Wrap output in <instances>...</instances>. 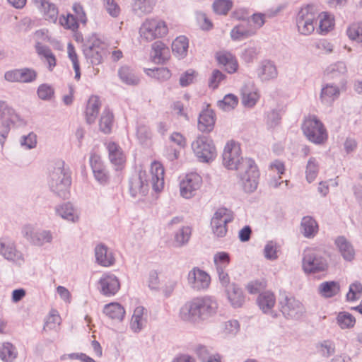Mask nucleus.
Returning <instances> with one entry per match:
<instances>
[{"label": "nucleus", "instance_id": "2f4dec72", "mask_svg": "<svg viewBox=\"0 0 362 362\" xmlns=\"http://www.w3.org/2000/svg\"><path fill=\"white\" fill-rule=\"evenodd\" d=\"M255 34V30L251 28H246L243 24L235 26L230 31V37L233 40H243Z\"/></svg>", "mask_w": 362, "mask_h": 362}, {"label": "nucleus", "instance_id": "3c124183", "mask_svg": "<svg viewBox=\"0 0 362 362\" xmlns=\"http://www.w3.org/2000/svg\"><path fill=\"white\" fill-rule=\"evenodd\" d=\"M61 323V317L56 310H52L47 317L44 329H54Z\"/></svg>", "mask_w": 362, "mask_h": 362}, {"label": "nucleus", "instance_id": "f3484780", "mask_svg": "<svg viewBox=\"0 0 362 362\" xmlns=\"http://www.w3.org/2000/svg\"><path fill=\"white\" fill-rule=\"evenodd\" d=\"M148 189V180L146 171H139L129 180V191L132 197L144 196Z\"/></svg>", "mask_w": 362, "mask_h": 362}, {"label": "nucleus", "instance_id": "7ed1b4c3", "mask_svg": "<svg viewBox=\"0 0 362 362\" xmlns=\"http://www.w3.org/2000/svg\"><path fill=\"white\" fill-rule=\"evenodd\" d=\"M71 182L70 173L69 169L64 168V162L62 160L57 162L54 170L50 173L51 189L59 197L66 198Z\"/></svg>", "mask_w": 362, "mask_h": 362}, {"label": "nucleus", "instance_id": "a18cd8bd", "mask_svg": "<svg viewBox=\"0 0 362 362\" xmlns=\"http://www.w3.org/2000/svg\"><path fill=\"white\" fill-rule=\"evenodd\" d=\"M238 99L235 95L228 94L223 100H218L217 105L220 109L228 111L233 110L238 105Z\"/></svg>", "mask_w": 362, "mask_h": 362}, {"label": "nucleus", "instance_id": "0e129e2a", "mask_svg": "<svg viewBox=\"0 0 362 362\" xmlns=\"http://www.w3.org/2000/svg\"><path fill=\"white\" fill-rule=\"evenodd\" d=\"M320 17V30L322 32H327L334 25L333 20L327 13H322Z\"/></svg>", "mask_w": 362, "mask_h": 362}, {"label": "nucleus", "instance_id": "7c9ffc66", "mask_svg": "<svg viewBox=\"0 0 362 362\" xmlns=\"http://www.w3.org/2000/svg\"><path fill=\"white\" fill-rule=\"evenodd\" d=\"M216 59L219 64L226 66V70L228 73H234L237 70L238 63L231 54L228 52L218 53Z\"/></svg>", "mask_w": 362, "mask_h": 362}, {"label": "nucleus", "instance_id": "a878e982", "mask_svg": "<svg viewBox=\"0 0 362 362\" xmlns=\"http://www.w3.org/2000/svg\"><path fill=\"white\" fill-rule=\"evenodd\" d=\"M100 105L98 96L92 95L89 98L86 110V119L88 124H92L95 122L98 117Z\"/></svg>", "mask_w": 362, "mask_h": 362}, {"label": "nucleus", "instance_id": "09e8293b", "mask_svg": "<svg viewBox=\"0 0 362 362\" xmlns=\"http://www.w3.org/2000/svg\"><path fill=\"white\" fill-rule=\"evenodd\" d=\"M214 262L216 270L226 269L230 262L229 255L225 252H218L214 256Z\"/></svg>", "mask_w": 362, "mask_h": 362}, {"label": "nucleus", "instance_id": "f8f14e48", "mask_svg": "<svg viewBox=\"0 0 362 362\" xmlns=\"http://www.w3.org/2000/svg\"><path fill=\"white\" fill-rule=\"evenodd\" d=\"M202 179L197 173L187 174L180 183V195L189 199L194 197L201 187Z\"/></svg>", "mask_w": 362, "mask_h": 362}, {"label": "nucleus", "instance_id": "9d476101", "mask_svg": "<svg viewBox=\"0 0 362 362\" xmlns=\"http://www.w3.org/2000/svg\"><path fill=\"white\" fill-rule=\"evenodd\" d=\"M327 268V262L325 258L315 252H305L302 259V269L306 274L324 272Z\"/></svg>", "mask_w": 362, "mask_h": 362}, {"label": "nucleus", "instance_id": "58836bf2", "mask_svg": "<svg viewBox=\"0 0 362 362\" xmlns=\"http://www.w3.org/2000/svg\"><path fill=\"white\" fill-rule=\"evenodd\" d=\"M134 1V10L140 14L150 13L157 0H133Z\"/></svg>", "mask_w": 362, "mask_h": 362}, {"label": "nucleus", "instance_id": "052dcab7", "mask_svg": "<svg viewBox=\"0 0 362 362\" xmlns=\"http://www.w3.org/2000/svg\"><path fill=\"white\" fill-rule=\"evenodd\" d=\"M107 12L114 18L120 13V8L115 0H104Z\"/></svg>", "mask_w": 362, "mask_h": 362}, {"label": "nucleus", "instance_id": "4c0bfd02", "mask_svg": "<svg viewBox=\"0 0 362 362\" xmlns=\"http://www.w3.org/2000/svg\"><path fill=\"white\" fill-rule=\"evenodd\" d=\"M339 95V88L333 85H326L321 91L320 98L324 103H330Z\"/></svg>", "mask_w": 362, "mask_h": 362}, {"label": "nucleus", "instance_id": "4d7b16f0", "mask_svg": "<svg viewBox=\"0 0 362 362\" xmlns=\"http://www.w3.org/2000/svg\"><path fill=\"white\" fill-rule=\"evenodd\" d=\"M40 8L43 10L47 18L49 21L54 22L58 16V10L54 4L47 1L45 5H42Z\"/></svg>", "mask_w": 362, "mask_h": 362}, {"label": "nucleus", "instance_id": "9b49d317", "mask_svg": "<svg viewBox=\"0 0 362 362\" xmlns=\"http://www.w3.org/2000/svg\"><path fill=\"white\" fill-rule=\"evenodd\" d=\"M280 310L287 319L298 320L305 313L303 304L293 297L285 296L279 302Z\"/></svg>", "mask_w": 362, "mask_h": 362}, {"label": "nucleus", "instance_id": "b1692460", "mask_svg": "<svg viewBox=\"0 0 362 362\" xmlns=\"http://www.w3.org/2000/svg\"><path fill=\"white\" fill-rule=\"evenodd\" d=\"M103 313L110 319L122 322L125 315L124 308L119 303L113 302L106 304L103 308Z\"/></svg>", "mask_w": 362, "mask_h": 362}, {"label": "nucleus", "instance_id": "37998d69", "mask_svg": "<svg viewBox=\"0 0 362 362\" xmlns=\"http://www.w3.org/2000/svg\"><path fill=\"white\" fill-rule=\"evenodd\" d=\"M112 124L113 114L108 109H105L100 119V129L105 134H109L112 130Z\"/></svg>", "mask_w": 362, "mask_h": 362}, {"label": "nucleus", "instance_id": "c85d7f7f", "mask_svg": "<svg viewBox=\"0 0 362 362\" xmlns=\"http://www.w3.org/2000/svg\"><path fill=\"white\" fill-rule=\"evenodd\" d=\"M169 49L163 42L157 41L152 45L151 57L155 62L163 63L168 59Z\"/></svg>", "mask_w": 362, "mask_h": 362}, {"label": "nucleus", "instance_id": "c9c22d12", "mask_svg": "<svg viewBox=\"0 0 362 362\" xmlns=\"http://www.w3.org/2000/svg\"><path fill=\"white\" fill-rule=\"evenodd\" d=\"M118 75L120 79L128 85H136L139 83V78L128 66H122L118 71Z\"/></svg>", "mask_w": 362, "mask_h": 362}, {"label": "nucleus", "instance_id": "c03bdc74", "mask_svg": "<svg viewBox=\"0 0 362 362\" xmlns=\"http://www.w3.org/2000/svg\"><path fill=\"white\" fill-rule=\"evenodd\" d=\"M232 7L231 0H215L213 4V10L218 15H226Z\"/></svg>", "mask_w": 362, "mask_h": 362}, {"label": "nucleus", "instance_id": "0eeeda50", "mask_svg": "<svg viewBox=\"0 0 362 362\" xmlns=\"http://www.w3.org/2000/svg\"><path fill=\"white\" fill-rule=\"evenodd\" d=\"M316 18L317 13L314 11L313 6L308 5L302 8L296 18L298 32L304 35L311 34L315 30L314 22Z\"/></svg>", "mask_w": 362, "mask_h": 362}, {"label": "nucleus", "instance_id": "774afa93", "mask_svg": "<svg viewBox=\"0 0 362 362\" xmlns=\"http://www.w3.org/2000/svg\"><path fill=\"white\" fill-rule=\"evenodd\" d=\"M38 96L42 100L49 99L54 94L52 87L43 84L41 85L37 90Z\"/></svg>", "mask_w": 362, "mask_h": 362}, {"label": "nucleus", "instance_id": "864d4df0", "mask_svg": "<svg viewBox=\"0 0 362 362\" xmlns=\"http://www.w3.org/2000/svg\"><path fill=\"white\" fill-rule=\"evenodd\" d=\"M1 255L7 260L21 264L23 262V257L20 250H0Z\"/></svg>", "mask_w": 362, "mask_h": 362}, {"label": "nucleus", "instance_id": "6e6d98bb", "mask_svg": "<svg viewBox=\"0 0 362 362\" xmlns=\"http://www.w3.org/2000/svg\"><path fill=\"white\" fill-rule=\"evenodd\" d=\"M193 351L202 362H205L213 354L211 353V349L209 346L201 344L195 345Z\"/></svg>", "mask_w": 362, "mask_h": 362}, {"label": "nucleus", "instance_id": "1a4fd4ad", "mask_svg": "<svg viewBox=\"0 0 362 362\" xmlns=\"http://www.w3.org/2000/svg\"><path fill=\"white\" fill-rule=\"evenodd\" d=\"M210 284V275L200 268L194 267L188 272L187 284L193 291H206L209 288Z\"/></svg>", "mask_w": 362, "mask_h": 362}, {"label": "nucleus", "instance_id": "72a5a7b5", "mask_svg": "<svg viewBox=\"0 0 362 362\" xmlns=\"http://www.w3.org/2000/svg\"><path fill=\"white\" fill-rule=\"evenodd\" d=\"M107 148L110 160L113 164L120 165L124 163L125 157L117 144L114 142L110 143Z\"/></svg>", "mask_w": 362, "mask_h": 362}, {"label": "nucleus", "instance_id": "ea45409f", "mask_svg": "<svg viewBox=\"0 0 362 362\" xmlns=\"http://www.w3.org/2000/svg\"><path fill=\"white\" fill-rule=\"evenodd\" d=\"M189 43L185 36L177 37L172 43V50L179 57H185L187 54Z\"/></svg>", "mask_w": 362, "mask_h": 362}, {"label": "nucleus", "instance_id": "603ef678", "mask_svg": "<svg viewBox=\"0 0 362 362\" xmlns=\"http://www.w3.org/2000/svg\"><path fill=\"white\" fill-rule=\"evenodd\" d=\"M259 98L257 91H249L247 89L243 90L242 103L246 107H253Z\"/></svg>", "mask_w": 362, "mask_h": 362}, {"label": "nucleus", "instance_id": "338daca9", "mask_svg": "<svg viewBox=\"0 0 362 362\" xmlns=\"http://www.w3.org/2000/svg\"><path fill=\"white\" fill-rule=\"evenodd\" d=\"M195 76V71L192 69L187 70L180 78V84L182 87H185L192 83Z\"/></svg>", "mask_w": 362, "mask_h": 362}, {"label": "nucleus", "instance_id": "473e14b6", "mask_svg": "<svg viewBox=\"0 0 362 362\" xmlns=\"http://www.w3.org/2000/svg\"><path fill=\"white\" fill-rule=\"evenodd\" d=\"M17 356L16 348L11 343L6 342L0 346V358L4 362H13Z\"/></svg>", "mask_w": 362, "mask_h": 362}, {"label": "nucleus", "instance_id": "49530a36", "mask_svg": "<svg viewBox=\"0 0 362 362\" xmlns=\"http://www.w3.org/2000/svg\"><path fill=\"white\" fill-rule=\"evenodd\" d=\"M346 33L351 40L362 42V23L351 24L347 29Z\"/></svg>", "mask_w": 362, "mask_h": 362}, {"label": "nucleus", "instance_id": "ddd939ff", "mask_svg": "<svg viewBox=\"0 0 362 362\" xmlns=\"http://www.w3.org/2000/svg\"><path fill=\"white\" fill-rule=\"evenodd\" d=\"M233 220L230 211L226 208L218 209L213 216L211 224L214 234L223 237L227 232L226 224Z\"/></svg>", "mask_w": 362, "mask_h": 362}, {"label": "nucleus", "instance_id": "4468645a", "mask_svg": "<svg viewBox=\"0 0 362 362\" xmlns=\"http://www.w3.org/2000/svg\"><path fill=\"white\" fill-rule=\"evenodd\" d=\"M98 288L103 295L113 296L119 290L120 282L115 274L105 273L99 279Z\"/></svg>", "mask_w": 362, "mask_h": 362}, {"label": "nucleus", "instance_id": "aec40b11", "mask_svg": "<svg viewBox=\"0 0 362 362\" xmlns=\"http://www.w3.org/2000/svg\"><path fill=\"white\" fill-rule=\"evenodd\" d=\"M150 175L153 189L160 192L164 187V168L160 163L154 161L151 163Z\"/></svg>", "mask_w": 362, "mask_h": 362}, {"label": "nucleus", "instance_id": "dca6fc26", "mask_svg": "<svg viewBox=\"0 0 362 362\" xmlns=\"http://www.w3.org/2000/svg\"><path fill=\"white\" fill-rule=\"evenodd\" d=\"M83 51L86 58L93 65L100 64L105 53L101 42L98 40L84 44Z\"/></svg>", "mask_w": 362, "mask_h": 362}, {"label": "nucleus", "instance_id": "412c9836", "mask_svg": "<svg viewBox=\"0 0 362 362\" xmlns=\"http://www.w3.org/2000/svg\"><path fill=\"white\" fill-rule=\"evenodd\" d=\"M209 105H207V107ZM216 122V115L213 110L206 109L204 110L199 116L198 119V129L202 132L209 133L211 132L214 127Z\"/></svg>", "mask_w": 362, "mask_h": 362}, {"label": "nucleus", "instance_id": "6ab92c4d", "mask_svg": "<svg viewBox=\"0 0 362 362\" xmlns=\"http://www.w3.org/2000/svg\"><path fill=\"white\" fill-rule=\"evenodd\" d=\"M148 322L147 310L143 306H137L134 308L129 327L134 333H139L146 326Z\"/></svg>", "mask_w": 362, "mask_h": 362}, {"label": "nucleus", "instance_id": "cd10ccee", "mask_svg": "<svg viewBox=\"0 0 362 362\" xmlns=\"http://www.w3.org/2000/svg\"><path fill=\"white\" fill-rule=\"evenodd\" d=\"M300 228L302 233L306 238L314 237L318 231V225L316 221L308 216L303 218Z\"/></svg>", "mask_w": 362, "mask_h": 362}, {"label": "nucleus", "instance_id": "20e7f679", "mask_svg": "<svg viewBox=\"0 0 362 362\" xmlns=\"http://www.w3.org/2000/svg\"><path fill=\"white\" fill-rule=\"evenodd\" d=\"M168 31L165 21L157 18H147L142 23L139 34L142 40L151 42L164 37Z\"/></svg>", "mask_w": 362, "mask_h": 362}, {"label": "nucleus", "instance_id": "2eb2a0df", "mask_svg": "<svg viewBox=\"0 0 362 362\" xmlns=\"http://www.w3.org/2000/svg\"><path fill=\"white\" fill-rule=\"evenodd\" d=\"M22 233L28 241L36 246H42L45 243L51 242L52 239V234L48 230L37 231L32 225H25L22 230Z\"/></svg>", "mask_w": 362, "mask_h": 362}, {"label": "nucleus", "instance_id": "8fccbe9b", "mask_svg": "<svg viewBox=\"0 0 362 362\" xmlns=\"http://www.w3.org/2000/svg\"><path fill=\"white\" fill-rule=\"evenodd\" d=\"M362 296V284L359 281H355L350 284L349 292L346 294L348 301L358 300Z\"/></svg>", "mask_w": 362, "mask_h": 362}, {"label": "nucleus", "instance_id": "a211bd4d", "mask_svg": "<svg viewBox=\"0 0 362 362\" xmlns=\"http://www.w3.org/2000/svg\"><path fill=\"white\" fill-rule=\"evenodd\" d=\"M257 303L264 314L269 315L272 318L277 317V313L273 310L276 305V297L273 292L267 291L259 293L257 298Z\"/></svg>", "mask_w": 362, "mask_h": 362}, {"label": "nucleus", "instance_id": "a19ab883", "mask_svg": "<svg viewBox=\"0 0 362 362\" xmlns=\"http://www.w3.org/2000/svg\"><path fill=\"white\" fill-rule=\"evenodd\" d=\"M58 215L62 218L75 222L78 219V215L75 213L74 209L69 203L64 204L56 209Z\"/></svg>", "mask_w": 362, "mask_h": 362}, {"label": "nucleus", "instance_id": "4be33fe9", "mask_svg": "<svg viewBox=\"0 0 362 362\" xmlns=\"http://www.w3.org/2000/svg\"><path fill=\"white\" fill-rule=\"evenodd\" d=\"M225 292L230 305L234 308H240L245 303L243 290L236 284H232L225 289Z\"/></svg>", "mask_w": 362, "mask_h": 362}, {"label": "nucleus", "instance_id": "f257e3e1", "mask_svg": "<svg viewBox=\"0 0 362 362\" xmlns=\"http://www.w3.org/2000/svg\"><path fill=\"white\" fill-rule=\"evenodd\" d=\"M240 147L233 141L228 142L223 153V163L229 170L238 171L244 190L255 191L258 185L259 171L253 160L240 156Z\"/></svg>", "mask_w": 362, "mask_h": 362}, {"label": "nucleus", "instance_id": "5701e85b", "mask_svg": "<svg viewBox=\"0 0 362 362\" xmlns=\"http://www.w3.org/2000/svg\"><path fill=\"white\" fill-rule=\"evenodd\" d=\"M257 74L262 81H269L277 77L278 71L272 62L264 60L260 63L257 69Z\"/></svg>", "mask_w": 362, "mask_h": 362}, {"label": "nucleus", "instance_id": "f03ea898", "mask_svg": "<svg viewBox=\"0 0 362 362\" xmlns=\"http://www.w3.org/2000/svg\"><path fill=\"white\" fill-rule=\"evenodd\" d=\"M218 303L214 296L204 295L185 302L180 308L181 320L194 327H199L214 317L218 313Z\"/></svg>", "mask_w": 362, "mask_h": 362}, {"label": "nucleus", "instance_id": "13d9d810", "mask_svg": "<svg viewBox=\"0 0 362 362\" xmlns=\"http://www.w3.org/2000/svg\"><path fill=\"white\" fill-rule=\"evenodd\" d=\"M192 229L187 226L182 228L175 235V241L182 245L188 242L191 236Z\"/></svg>", "mask_w": 362, "mask_h": 362}, {"label": "nucleus", "instance_id": "f704fd0d", "mask_svg": "<svg viewBox=\"0 0 362 362\" xmlns=\"http://www.w3.org/2000/svg\"><path fill=\"white\" fill-rule=\"evenodd\" d=\"M96 262L103 267L112 266L115 261V255L112 250H95Z\"/></svg>", "mask_w": 362, "mask_h": 362}, {"label": "nucleus", "instance_id": "de8ad7c7", "mask_svg": "<svg viewBox=\"0 0 362 362\" xmlns=\"http://www.w3.org/2000/svg\"><path fill=\"white\" fill-rule=\"evenodd\" d=\"M146 74L159 81H163L169 79L171 76V73L168 68L160 67L154 69L146 70Z\"/></svg>", "mask_w": 362, "mask_h": 362}, {"label": "nucleus", "instance_id": "79ce46f5", "mask_svg": "<svg viewBox=\"0 0 362 362\" xmlns=\"http://www.w3.org/2000/svg\"><path fill=\"white\" fill-rule=\"evenodd\" d=\"M347 71L346 66L343 62H338L329 65L325 70V74L331 78L344 75Z\"/></svg>", "mask_w": 362, "mask_h": 362}, {"label": "nucleus", "instance_id": "680f3d73", "mask_svg": "<svg viewBox=\"0 0 362 362\" xmlns=\"http://www.w3.org/2000/svg\"><path fill=\"white\" fill-rule=\"evenodd\" d=\"M37 144V136L33 133H30L27 136H23L21 140L22 146H25L28 149H31L35 147Z\"/></svg>", "mask_w": 362, "mask_h": 362}, {"label": "nucleus", "instance_id": "bb28decb", "mask_svg": "<svg viewBox=\"0 0 362 362\" xmlns=\"http://www.w3.org/2000/svg\"><path fill=\"white\" fill-rule=\"evenodd\" d=\"M340 285L337 281H330L321 283L317 288L318 293L326 298L335 296L339 293Z\"/></svg>", "mask_w": 362, "mask_h": 362}, {"label": "nucleus", "instance_id": "423d86ee", "mask_svg": "<svg viewBox=\"0 0 362 362\" xmlns=\"http://www.w3.org/2000/svg\"><path fill=\"white\" fill-rule=\"evenodd\" d=\"M192 148L199 160L202 162H209L213 160L216 155L213 141L205 136H198L192 142Z\"/></svg>", "mask_w": 362, "mask_h": 362}, {"label": "nucleus", "instance_id": "39448f33", "mask_svg": "<svg viewBox=\"0 0 362 362\" xmlns=\"http://www.w3.org/2000/svg\"><path fill=\"white\" fill-rule=\"evenodd\" d=\"M302 129L308 139L315 144H323L327 139L326 129L315 116L305 119Z\"/></svg>", "mask_w": 362, "mask_h": 362}, {"label": "nucleus", "instance_id": "e2e57ef3", "mask_svg": "<svg viewBox=\"0 0 362 362\" xmlns=\"http://www.w3.org/2000/svg\"><path fill=\"white\" fill-rule=\"evenodd\" d=\"M36 52L42 59L45 62L49 57L54 54L52 50L47 46L42 45L41 43L37 42L35 45Z\"/></svg>", "mask_w": 362, "mask_h": 362}, {"label": "nucleus", "instance_id": "5fc2aeb1", "mask_svg": "<svg viewBox=\"0 0 362 362\" xmlns=\"http://www.w3.org/2000/svg\"><path fill=\"white\" fill-rule=\"evenodd\" d=\"M318 173V164L315 158H310L306 168V179L309 182H313Z\"/></svg>", "mask_w": 362, "mask_h": 362}, {"label": "nucleus", "instance_id": "69168bd1", "mask_svg": "<svg viewBox=\"0 0 362 362\" xmlns=\"http://www.w3.org/2000/svg\"><path fill=\"white\" fill-rule=\"evenodd\" d=\"M225 78L224 74L219 70H214L209 79V86L215 89L218 87L219 83Z\"/></svg>", "mask_w": 362, "mask_h": 362}, {"label": "nucleus", "instance_id": "393cba45", "mask_svg": "<svg viewBox=\"0 0 362 362\" xmlns=\"http://www.w3.org/2000/svg\"><path fill=\"white\" fill-rule=\"evenodd\" d=\"M240 329L239 322L237 320L232 319L223 322L220 325L219 332L224 338L231 339L237 335Z\"/></svg>", "mask_w": 362, "mask_h": 362}, {"label": "nucleus", "instance_id": "bf43d9fd", "mask_svg": "<svg viewBox=\"0 0 362 362\" xmlns=\"http://www.w3.org/2000/svg\"><path fill=\"white\" fill-rule=\"evenodd\" d=\"M20 71V82L21 83H29L33 81L37 74L35 71L28 68H23L19 69Z\"/></svg>", "mask_w": 362, "mask_h": 362}, {"label": "nucleus", "instance_id": "c756f323", "mask_svg": "<svg viewBox=\"0 0 362 362\" xmlns=\"http://www.w3.org/2000/svg\"><path fill=\"white\" fill-rule=\"evenodd\" d=\"M316 351L320 356L327 358L334 354L336 344L331 339H324L316 344Z\"/></svg>", "mask_w": 362, "mask_h": 362}, {"label": "nucleus", "instance_id": "6e6552de", "mask_svg": "<svg viewBox=\"0 0 362 362\" xmlns=\"http://www.w3.org/2000/svg\"><path fill=\"white\" fill-rule=\"evenodd\" d=\"M19 117L4 102L0 101V143L3 146L11 129V125L18 121Z\"/></svg>", "mask_w": 362, "mask_h": 362}, {"label": "nucleus", "instance_id": "e433bc0d", "mask_svg": "<svg viewBox=\"0 0 362 362\" xmlns=\"http://www.w3.org/2000/svg\"><path fill=\"white\" fill-rule=\"evenodd\" d=\"M337 324L342 329H351L356 324V318L348 312H339L336 318Z\"/></svg>", "mask_w": 362, "mask_h": 362}]
</instances>
